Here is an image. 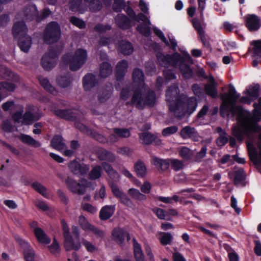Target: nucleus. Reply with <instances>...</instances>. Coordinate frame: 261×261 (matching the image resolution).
Segmentation results:
<instances>
[{
    "label": "nucleus",
    "mask_w": 261,
    "mask_h": 261,
    "mask_svg": "<svg viewBox=\"0 0 261 261\" xmlns=\"http://www.w3.org/2000/svg\"><path fill=\"white\" fill-rule=\"evenodd\" d=\"M140 138L142 143L145 144H148L152 142H154V143L157 145H159L161 143V141L160 139L148 133H141L140 135Z\"/></svg>",
    "instance_id": "4be33fe9"
},
{
    "label": "nucleus",
    "mask_w": 261,
    "mask_h": 261,
    "mask_svg": "<svg viewBox=\"0 0 261 261\" xmlns=\"http://www.w3.org/2000/svg\"><path fill=\"white\" fill-rule=\"evenodd\" d=\"M133 247L134 256L136 260L137 261H145L141 246L135 239H133Z\"/></svg>",
    "instance_id": "cd10ccee"
},
{
    "label": "nucleus",
    "mask_w": 261,
    "mask_h": 261,
    "mask_svg": "<svg viewBox=\"0 0 261 261\" xmlns=\"http://www.w3.org/2000/svg\"><path fill=\"white\" fill-rule=\"evenodd\" d=\"M115 210V205H106L100 211L99 218L102 220L109 219L113 215Z\"/></svg>",
    "instance_id": "412c9836"
},
{
    "label": "nucleus",
    "mask_w": 261,
    "mask_h": 261,
    "mask_svg": "<svg viewBox=\"0 0 261 261\" xmlns=\"http://www.w3.org/2000/svg\"><path fill=\"white\" fill-rule=\"evenodd\" d=\"M38 14L36 7L34 5H30L26 8L20 14L17 16V19L32 20L35 18Z\"/></svg>",
    "instance_id": "f3484780"
},
{
    "label": "nucleus",
    "mask_w": 261,
    "mask_h": 261,
    "mask_svg": "<svg viewBox=\"0 0 261 261\" xmlns=\"http://www.w3.org/2000/svg\"><path fill=\"white\" fill-rule=\"evenodd\" d=\"M57 54L50 52L48 54H45L42 58L41 64L45 70H50L53 68L56 64V57Z\"/></svg>",
    "instance_id": "dca6fc26"
},
{
    "label": "nucleus",
    "mask_w": 261,
    "mask_h": 261,
    "mask_svg": "<svg viewBox=\"0 0 261 261\" xmlns=\"http://www.w3.org/2000/svg\"><path fill=\"white\" fill-rule=\"evenodd\" d=\"M130 136V132L126 128H114V133L110 136L111 142H115L118 141L119 138H127Z\"/></svg>",
    "instance_id": "6ab92c4d"
},
{
    "label": "nucleus",
    "mask_w": 261,
    "mask_h": 261,
    "mask_svg": "<svg viewBox=\"0 0 261 261\" xmlns=\"http://www.w3.org/2000/svg\"><path fill=\"white\" fill-rule=\"evenodd\" d=\"M112 72L111 65L107 62H103L100 66V76L102 77H106Z\"/></svg>",
    "instance_id": "f704fd0d"
},
{
    "label": "nucleus",
    "mask_w": 261,
    "mask_h": 261,
    "mask_svg": "<svg viewBox=\"0 0 261 261\" xmlns=\"http://www.w3.org/2000/svg\"><path fill=\"white\" fill-rule=\"evenodd\" d=\"M87 58L86 50L80 48L75 51L72 56L70 55H64L62 58L61 64H69L71 70H77L85 64Z\"/></svg>",
    "instance_id": "39448f33"
},
{
    "label": "nucleus",
    "mask_w": 261,
    "mask_h": 261,
    "mask_svg": "<svg viewBox=\"0 0 261 261\" xmlns=\"http://www.w3.org/2000/svg\"><path fill=\"white\" fill-rule=\"evenodd\" d=\"M252 51L254 57H261V40H257L252 43Z\"/></svg>",
    "instance_id": "de8ad7c7"
},
{
    "label": "nucleus",
    "mask_w": 261,
    "mask_h": 261,
    "mask_svg": "<svg viewBox=\"0 0 261 261\" xmlns=\"http://www.w3.org/2000/svg\"><path fill=\"white\" fill-rule=\"evenodd\" d=\"M177 130L178 128L175 126L168 127L163 130L162 134L164 136H168L175 133Z\"/></svg>",
    "instance_id": "052dcab7"
},
{
    "label": "nucleus",
    "mask_w": 261,
    "mask_h": 261,
    "mask_svg": "<svg viewBox=\"0 0 261 261\" xmlns=\"http://www.w3.org/2000/svg\"><path fill=\"white\" fill-rule=\"evenodd\" d=\"M52 146L59 150L62 151L65 148V144L62 137L60 136H56L51 141Z\"/></svg>",
    "instance_id": "c756f323"
},
{
    "label": "nucleus",
    "mask_w": 261,
    "mask_h": 261,
    "mask_svg": "<svg viewBox=\"0 0 261 261\" xmlns=\"http://www.w3.org/2000/svg\"><path fill=\"white\" fill-rule=\"evenodd\" d=\"M244 179V171L243 169L238 170L236 173L234 183L236 185H240Z\"/></svg>",
    "instance_id": "4d7b16f0"
},
{
    "label": "nucleus",
    "mask_w": 261,
    "mask_h": 261,
    "mask_svg": "<svg viewBox=\"0 0 261 261\" xmlns=\"http://www.w3.org/2000/svg\"><path fill=\"white\" fill-rule=\"evenodd\" d=\"M68 167L70 171L74 174L79 176L84 175L89 170L88 165L84 164H80L76 161H73L70 163Z\"/></svg>",
    "instance_id": "f8f14e48"
},
{
    "label": "nucleus",
    "mask_w": 261,
    "mask_h": 261,
    "mask_svg": "<svg viewBox=\"0 0 261 261\" xmlns=\"http://www.w3.org/2000/svg\"><path fill=\"white\" fill-rule=\"evenodd\" d=\"M159 234L161 236L160 241L162 245H166L171 244L173 237L170 233L160 232Z\"/></svg>",
    "instance_id": "a18cd8bd"
},
{
    "label": "nucleus",
    "mask_w": 261,
    "mask_h": 261,
    "mask_svg": "<svg viewBox=\"0 0 261 261\" xmlns=\"http://www.w3.org/2000/svg\"><path fill=\"white\" fill-rule=\"evenodd\" d=\"M102 165L104 170L111 178L116 179L118 177V173L113 170L109 164L103 163Z\"/></svg>",
    "instance_id": "3c124183"
},
{
    "label": "nucleus",
    "mask_w": 261,
    "mask_h": 261,
    "mask_svg": "<svg viewBox=\"0 0 261 261\" xmlns=\"http://www.w3.org/2000/svg\"><path fill=\"white\" fill-rule=\"evenodd\" d=\"M27 28L23 21H16L13 28V34L16 38H21L26 36Z\"/></svg>",
    "instance_id": "a211bd4d"
},
{
    "label": "nucleus",
    "mask_w": 261,
    "mask_h": 261,
    "mask_svg": "<svg viewBox=\"0 0 261 261\" xmlns=\"http://www.w3.org/2000/svg\"><path fill=\"white\" fill-rule=\"evenodd\" d=\"M61 226L64 237V246L68 251L79 250L81 247V242L79 238L74 241L69 233V228L64 220H61Z\"/></svg>",
    "instance_id": "0eeeda50"
},
{
    "label": "nucleus",
    "mask_w": 261,
    "mask_h": 261,
    "mask_svg": "<svg viewBox=\"0 0 261 261\" xmlns=\"http://www.w3.org/2000/svg\"><path fill=\"white\" fill-rule=\"evenodd\" d=\"M124 6V2L123 0H115L113 8L116 12L120 11Z\"/></svg>",
    "instance_id": "69168bd1"
},
{
    "label": "nucleus",
    "mask_w": 261,
    "mask_h": 261,
    "mask_svg": "<svg viewBox=\"0 0 261 261\" xmlns=\"http://www.w3.org/2000/svg\"><path fill=\"white\" fill-rule=\"evenodd\" d=\"M240 96L234 87L230 85L228 93L222 96L221 112L222 115L237 116L238 123L232 128L233 135L240 141L245 136L248 137L247 145L250 159L255 164L261 165V127L256 124L261 120V97L258 103H254V109L251 114L234 105Z\"/></svg>",
    "instance_id": "f257e3e1"
},
{
    "label": "nucleus",
    "mask_w": 261,
    "mask_h": 261,
    "mask_svg": "<svg viewBox=\"0 0 261 261\" xmlns=\"http://www.w3.org/2000/svg\"><path fill=\"white\" fill-rule=\"evenodd\" d=\"M58 84L62 87H66L69 85L71 83V79L67 76H59L57 78Z\"/></svg>",
    "instance_id": "5fc2aeb1"
},
{
    "label": "nucleus",
    "mask_w": 261,
    "mask_h": 261,
    "mask_svg": "<svg viewBox=\"0 0 261 261\" xmlns=\"http://www.w3.org/2000/svg\"><path fill=\"white\" fill-rule=\"evenodd\" d=\"M259 90V85L258 84H255L252 85L247 89L246 92L248 96L252 100L257 98L258 96V92Z\"/></svg>",
    "instance_id": "58836bf2"
},
{
    "label": "nucleus",
    "mask_w": 261,
    "mask_h": 261,
    "mask_svg": "<svg viewBox=\"0 0 261 261\" xmlns=\"http://www.w3.org/2000/svg\"><path fill=\"white\" fill-rule=\"evenodd\" d=\"M2 108L4 111L12 114L16 109H21V105L15 104L12 100H9L3 103Z\"/></svg>",
    "instance_id": "7c9ffc66"
},
{
    "label": "nucleus",
    "mask_w": 261,
    "mask_h": 261,
    "mask_svg": "<svg viewBox=\"0 0 261 261\" xmlns=\"http://www.w3.org/2000/svg\"><path fill=\"white\" fill-rule=\"evenodd\" d=\"M39 80L41 85L46 90L54 95H56L57 93V90L50 85L47 79L44 77H39Z\"/></svg>",
    "instance_id": "72a5a7b5"
},
{
    "label": "nucleus",
    "mask_w": 261,
    "mask_h": 261,
    "mask_svg": "<svg viewBox=\"0 0 261 261\" xmlns=\"http://www.w3.org/2000/svg\"><path fill=\"white\" fill-rule=\"evenodd\" d=\"M22 142L28 145L33 146L35 147H38L40 146L39 142L36 141L31 136L27 135H22L20 137Z\"/></svg>",
    "instance_id": "79ce46f5"
},
{
    "label": "nucleus",
    "mask_w": 261,
    "mask_h": 261,
    "mask_svg": "<svg viewBox=\"0 0 261 261\" xmlns=\"http://www.w3.org/2000/svg\"><path fill=\"white\" fill-rule=\"evenodd\" d=\"M200 74L203 77L207 79L208 81V83L205 85L204 87L206 93L211 97H216L217 95V84L214 77L211 74L206 75L203 70L200 71Z\"/></svg>",
    "instance_id": "9d476101"
},
{
    "label": "nucleus",
    "mask_w": 261,
    "mask_h": 261,
    "mask_svg": "<svg viewBox=\"0 0 261 261\" xmlns=\"http://www.w3.org/2000/svg\"><path fill=\"white\" fill-rule=\"evenodd\" d=\"M179 153L180 156L186 160L191 159L194 155L193 151L190 150L187 147H181L180 148Z\"/></svg>",
    "instance_id": "c03bdc74"
},
{
    "label": "nucleus",
    "mask_w": 261,
    "mask_h": 261,
    "mask_svg": "<svg viewBox=\"0 0 261 261\" xmlns=\"http://www.w3.org/2000/svg\"><path fill=\"white\" fill-rule=\"evenodd\" d=\"M171 163L172 168L175 170H178L181 169V168L183 166L182 162L181 161H179L176 159L171 160Z\"/></svg>",
    "instance_id": "338daca9"
},
{
    "label": "nucleus",
    "mask_w": 261,
    "mask_h": 261,
    "mask_svg": "<svg viewBox=\"0 0 261 261\" xmlns=\"http://www.w3.org/2000/svg\"><path fill=\"white\" fill-rule=\"evenodd\" d=\"M135 170L139 177H144L147 174V169L144 164L141 161H138L134 165Z\"/></svg>",
    "instance_id": "473e14b6"
},
{
    "label": "nucleus",
    "mask_w": 261,
    "mask_h": 261,
    "mask_svg": "<svg viewBox=\"0 0 261 261\" xmlns=\"http://www.w3.org/2000/svg\"><path fill=\"white\" fill-rule=\"evenodd\" d=\"M178 94L179 90L176 85L171 87L167 90L166 96L170 110L174 112V115L177 117H180L186 113H192L197 106L196 98H187L185 95L178 97Z\"/></svg>",
    "instance_id": "f03ea898"
},
{
    "label": "nucleus",
    "mask_w": 261,
    "mask_h": 261,
    "mask_svg": "<svg viewBox=\"0 0 261 261\" xmlns=\"http://www.w3.org/2000/svg\"><path fill=\"white\" fill-rule=\"evenodd\" d=\"M151 185L148 181L144 182L140 187V189L143 193L147 194L150 191Z\"/></svg>",
    "instance_id": "774afa93"
},
{
    "label": "nucleus",
    "mask_w": 261,
    "mask_h": 261,
    "mask_svg": "<svg viewBox=\"0 0 261 261\" xmlns=\"http://www.w3.org/2000/svg\"><path fill=\"white\" fill-rule=\"evenodd\" d=\"M112 235L113 239L120 244L123 242L126 236L127 237L128 240L129 239V237L127 232L123 229L120 228H115L112 231Z\"/></svg>",
    "instance_id": "aec40b11"
},
{
    "label": "nucleus",
    "mask_w": 261,
    "mask_h": 261,
    "mask_svg": "<svg viewBox=\"0 0 261 261\" xmlns=\"http://www.w3.org/2000/svg\"><path fill=\"white\" fill-rule=\"evenodd\" d=\"M30 226L33 229L34 234L38 242L43 245L49 244L51 240L50 239L46 234L44 231L38 226L36 222H33L30 223Z\"/></svg>",
    "instance_id": "9b49d317"
},
{
    "label": "nucleus",
    "mask_w": 261,
    "mask_h": 261,
    "mask_svg": "<svg viewBox=\"0 0 261 261\" xmlns=\"http://www.w3.org/2000/svg\"><path fill=\"white\" fill-rule=\"evenodd\" d=\"M217 132L220 137L217 140V144L219 146H223L228 142V138L226 136L225 132L220 127L217 128Z\"/></svg>",
    "instance_id": "37998d69"
},
{
    "label": "nucleus",
    "mask_w": 261,
    "mask_h": 261,
    "mask_svg": "<svg viewBox=\"0 0 261 261\" xmlns=\"http://www.w3.org/2000/svg\"><path fill=\"white\" fill-rule=\"evenodd\" d=\"M184 55L185 58L183 59L177 53L173 54L172 56L168 55L165 56L160 54L157 55V58L160 64L163 66L170 64L176 67L179 65L183 76L186 78H190L192 75V71L189 66L184 63V62L186 61L189 64H192V60L188 53Z\"/></svg>",
    "instance_id": "20e7f679"
},
{
    "label": "nucleus",
    "mask_w": 261,
    "mask_h": 261,
    "mask_svg": "<svg viewBox=\"0 0 261 261\" xmlns=\"http://www.w3.org/2000/svg\"><path fill=\"white\" fill-rule=\"evenodd\" d=\"M23 107L21 105V109H16L12 114L13 120L16 122H21L25 124H31L34 121L38 120L41 116H34L30 112L27 111L23 116Z\"/></svg>",
    "instance_id": "1a4fd4ad"
},
{
    "label": "nucleus",
    "mask_w": 261,
    "mask_h": 261,
    "mask_svg": "<svg viewBox=\"0 0 261 261\" xmlns=\"http://www.w3.org/2000/svg\"><path fill=\"white\" fill-rule=\"evenodd\" d=\"M117 24L121 28L126 29L129 25V21L123 14H118L115 18Z\"/></svg>",
    "instance_id": "e433bc0d"
},
{
    "label": "nucleus",
    "mask_w": 261,
    "mask_h": 261,
    "mask_svg": "<svg viewBox=\"0 0 261 261\" xmlns=\"http://www.w3.org/2000/svg\"><path fill=\"white\" fill-rule=\"evenodd\" d=\"M95 77L94 75L89 73L83 78V87L85 90H89L96 84Z\"/></svg>",
    "instance_id": "393cba45"
},
{
    "label": "nucleus",
    "mask_w": 261,
    "mask_h": 261,
    "mask_svg": "<svg viewBox=\"0 0 261 261\" xmlns=\"http://www.w3.org/2000/svg\"><path fill=\"white\" fill-rule=\"evenodd\" d=\"M246 26L250 31L257 30L260 27V19L254 14L248 15L245 16Z\"/></svg>",
    "instance_id": "4468645a"
},
{
    "label": "nucleus",
    "mask_w": 261,
    "mask_h": 261,
    "mask_svg": "<svg viewBox=\"0 0 261 261\" xmlns=\"http://www.w3.org/2000/svg\"><path fill=\"white\" fill-rule=\"evenodd\" d=\"M120 50L123 54L128 55L133 53V47L129 42L122 41L120 44Z\"/></svg>",
    "instance_id": "4c0bfd02"
},
{
    "label": "nucleus",
    "mask_w": 261,
    "mask_h": 261,
    "mask_svg": "<svg viewBox=\"0 0 261 261\" xmlns=\"http://www.w3.org/2000/svg\"><path fill=\"white\" fill-rule=\"evenodd\" d=\"M61 35L59 25L55 22L49 23L45 29L43 38L47 43H51L59 39Z\"/></svg>",
    "instance_id": "6e6552de"
},
{
    "label": "nucleus",
    "mask_w": 261,
    "mask_h": 261,
    "mask_svg": "<svg viewBox=\"0 0 261 261\" xmlns=\"http://www.w3.org/2000/svg\"><path fill=\"white\" fill-rule=\"evenodd\" d=\"M151 163L155 166L158 169L165 170L170 166V160H163L161 159L154 157L152 159Z\"/></svg>",
    "instance_id": "5701e85b"
},
{
    "label": "nucleus",
    "mask_w": 261,
    "mask_h": 261,
    "mask_svg": "<svg viewBox=\"0 0 261 261\" xmlns=\"http://www.w3.org/2000/svg\"><path fill=\"white\" fill-rule=\"evenodd\" d=\"M0 76L4 78H7L15 81H16L19 79L18 76L16 74L12 72L4 66H0Z\"/></svg>",
    "instance_id": "c85d7f7f"
},
{
    "label": "nucleus",
    "mask_w": 261,
    "mask_h": 261,
    "mask_svg": "<svg viewBox=\"0 0 261 261\" xmlns=\"http://www.w3.org/2000/svg\"><path fill=\"white\" fill-rule=\"evenodd\" d=\"M133 78L138 88L132 97V103L139 109L143 108L145 105L153 106L155 102V95L154 92L148 90L145 86L143 72L139 69H135Z\"/></svg>",
    "instance_id": "7ed1b4c3"
},
{
    "label": "nucleus",
    "mask_w": 261,
    "mask_h": 261,
    "mask_svg": "<svg viewBox=\"0 0 261 261\" xmlns=\"http://www.w3.org/2000/svg\"><path fill=\"white\" fill-rule=\"evenodd\" d=\"M82 243L88 252H93L97 250V247L96 246L85 239H82Z\"/></svg>",
    "instance_id": "6e6d98bb"
},
{
    "label": "nucleus",
    "mask_w": 261,
    "mask_h": 261,
    "mask_svg": "<svg viewBox=\"0 0 261 261\" xmlns=\"http://www.w3.org/2000/svg\"><path fill=\"white\" fill-rule=\"evenodd\" d=\"M97 156L101 160H108L113 162L115 160V157L113 153L108 152L103 149L98 150L97 151Z\"/></svg>",
    "instance_id": "2f4dec72"
},
{
    "label": "nucleus",
    "mask_w": 261,
    "mask_h": 261,
    "mask_svg": "<svg viewBox=\"0 0 261 261\" xmlns=\"http://www.w3.org/2000/svg\"><path fill=\"white\" fill-rule=\"evenodd\" d=\"M71 22L75 25V26L79 27L80 29L83 28L85 27V22L76 17H72L70 19Z\"/></svg>",
    "instance_id": "680f3d73"
},
{
    "label": "nucleus",
    "mask_w": 261,
    "mask_h": 261,
    "mask_svg": "<svg viewBox=\"0 0 261 261\" xmlns=\"http://www.w3.org/2000/svg\"><path fill=\"white\" fill-rule=\"evenodd\" d=\"M180 135L182 138H191L194 141L198 140V136L197 132L194 128L190 126L184 127L180 132Z\"/></svg>",
    "instance_id": "b1692460"
},
{
    "label": "nucleus",
    "mask_w": 261,
    "mask_h": 261,
    "mask_svg": "<svg viewBox=\"0 0 261 261\" xmlns=\"http://www.w3.org/2000/svg\"><path fill=\"white\" fill-rule=\"evenodd\" d=\"M79 223L81 228L86 232H91L94 226L90 224L83 216H81L79 217Z\"/></svg>",
    "instance_id": "ea45409f"
},
{
    "label": "nucleus",
    "mask_w": 261,
    "mask_h": 261,
    "mask_svg": "<svg viewBox=\"0 0 261 261\" xmlns=\"http://www.w3.org/2000/svg\"><path fill=\"white\" fill-rule=\"evenodd\" d=\"M54 113L57 116L66 119L70 120L73 117L71 114V111L70 110H63L58 109L55 110Z\"/></svg>",
    "instance_id": "8fccbe9b"
},
{
    "label": "nucleus",
    "mask_w": 261,
    "mask_h": 261,
    "mask_svg": "<svg viewBox=\"0 0 261 261\" xmlns=\"http://www.w3.org/2000/svg\"><path fill=\"white\" fill-rule=\"evenodd\" d=\"M48 248L50 252L54 254L59 253L60 251L59 245L55 239L54 240L52 244L48 247Z\"/></svg>",
    "instance_id": "bf43d9fd"
},
{
    "label": "nucleus",
    "mask_w": 261,
    "mask_h": 261,
    "mask_svg": "<svg viewBox=\"0 0 261 261\" xmlns=\"http://www.w3.org/2000/svg\"><path fill=\"white\" fill-rule=\"evenodd\" d=\"M18 45L21 50L25 53L28 52L32 45V39L29 36L19 39Z\"/></svg>",
    "instance_id": "bb28decb"
},
{
    "label": "nucleus",
    "mask_w": 261,
    "mask_h": 261,
    "mask_svg": "<svg viewBox=\"0 0 261 261\" xmlns=\"http://www.w3.org/2000/svg\"><path fill=\"white\" fill-rule=\"evenodd\" d=\"M152 212L155 214L158 218L162 220H170L171 218L169 217L167 212L163 209L155 207L152 209Z\"/></svg>",
    "instance_id": "49530a36"
},
{
    "label": "nucleus",
    "mask_w": 261,
    "mask_h": 261,
    "mask_svg": "<svg viewBox=\"0 0 261 261\" xmlns=\"http://www.w3.org/2000/svg\"><path fill=\"white\" fill-rule=\"evenodd\" d=\"M136 20L138 21H141L143 23L142 25L138 27V31L144 36H149L150 34V22L148 18L142 14H139Z\"/></svg>",
    "instance_id": "ddd939ff"
},
{
    "label": "nucleus",
    "mask_w": 261,
    "mask_h": 261,
    "mask_svg": "<svg viewBox=\"0 0 261 261\" xmlns=\"http://www.w3.org/2000/svg\"><path fill=\"white\" fill-rule=\"evenodd\" d=\"M2 127L3 130L5 132H11L14 129V127L9 120L4 121L2 124Z\"/></svg>",
    "instance_id": "e2e57ef3"
},
{
    "label": "nucleus",
    "mask_w": 261,
    "mask_h": 261,
    "mask_svg": "<svg viewBox=\"0 0 261 261\" xmlns=\"http://www.w3.org/2000/svg\"><path fill=\"white\" fill-rule=\"evenodd\" d=\"M65 184L67 188L72 193L79 195L84 194L87 189H94L95 185L92 182L86 179H82L80 182L71 177H67L65 180Z\"/></svg>",
    "instance_id": "423d86ee"
},
{
    "label": "nucleus",
    "mask_w": 261,
    "mask_h": 261,
    "mask_svg": "<svg viewBox=\"0 0 261 261\" xmlns=\"http://www.w3.org/2000/svg\"><path fill=\"white\" fill-rule=\"evenodd\" d=\"M127 67V63L125 61L119 62L116 66V76L120 79L124 75V72Z\"/></svg>",
    "instance_id": "c9c22d12"
},
{
    "label": "nucleus",
    "mask_w": 261,
    "mask_h": 261,
    "mask_svg": "<svg viewBox=\"0 0 261 261\" xmlns=\"http://www.w3.org/2000/svg\"><path fill=\"white\" fill-rule=\"evenodd\" d=\"M128 194L133 198L136 199L140 201H144L146 200L145 195L141 193L138 190L131 188L128 190Z\"/></svg>",
    "instance_id": "a19ab883"
},
{
    "label": "nucleus",
    "mask_w": 261,
    "mask_h": 261,
    "mask_svg": "<svg viewBox=\"0 0 261 261\" xmlns=\"http://www.w3.org/2000/svg\"><path fill=\"white\" fill-rule=\"evenodd\" d=\"M153 31L154 33L160 38V39L167 45L168 46H170L172 48H175L177 45V43L175 40V39L173 37H169L170 43L165 38L163 32L158 29L157 28H154Z\"/></svg>",
    "instance_id": "a878e982"
},
{
    "label": "nucleus",
    "mask_w": 261,
    "mask_h": 261,
    "mask_svg": "<svg viewBox=\"0 0 261 261\" xmlns=\"http://www.w3.org/2000/svg\"><path fill=\"white\" fill-rule=\"evenodd\" d=\"M15 238L21 246L24 247V256L26 261H35L34 251L30 245L18 236H15Z\"/></svg>",
    "instance_id": "2eb2a0df"
},
{
    "label": "nucleus",
    "mask_w": 261,
    "mask_h": 261,
    "mask_svg": "<svg viewBox=\"0 0 261 261\" xmlns=\"http://www.w3.org/2000/svg\"><path fill=\"white\" fill-rule=\"evenodd\" d=\"M192 23H193V27L196 29V30L197 31V32L200 36L201 38H202V37L204 36V30H203L200 22L197 19H194L192 20Z\"/></svg>",
    "instance_id": "13d9d810"
},
{
    "label": "nucleus",
    "mask_w": 261,
    "mask_h": 261,
    "mask_svg": "<svg viewBox=\"0 0 261 261\" xmlns=\"http://www.w3.org/2000/svg\"><path fill=\"white\" fill-rule=\"evenodd\" d=\"M15 88V86L14 84L8 82L2 83L1 84L0 86V90L4 89L9 91H12Z\"/></svg>",
    "instance_id": "0e129e2a"
},
{
    "label": "nucleus",
    "mask_w": 261,
    "mask_h": 261,
    "mask_svg": "<svg viewBox=\"0 0 261 261\" xmlns=\"http://www.w3.org/2000/svg\"><path fill=\"white\" fill-rule=\"evenodd\" d=\"M120 201L125 206L128 208L134 210L135 208V205L130 199L125 194H124L120 198Z\"/></svg>",
    "instance_id": "864d4df0"
},
{
    "label": "nucleus",
    "mask_w": 261,
    "mask_h": 261,
    "mask_svg": "<svg viewBox=\"0 0 261 261\" xmlns=\"http://www.w3.org/2000/svg\"><path fill=\"white\" fill-rule=\"evenodd\" d=\"M32 187L38 193L45 197H48L46 188L38 182H34L32 185Z\"/></svg>",
    "instance_id": "09e8293b"
},
{
    "label": "nucleus",
    "mask_w": 261,
    "mask_h": 261,
    "mask_svg": "<svg viewBox=\"0 0 261 261\" xmlns=\"http://www.w3.org/2000/svg\"><path fill=\"white\" fill-rule=\"evenodd\" d=\"M101 174V170L100 166L94 167L89 174V177L91 179L95 180L99 178Z\"/></svg>",
    "instance_id": "603ef678"
}]
</instances>
